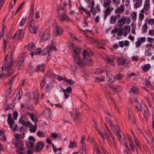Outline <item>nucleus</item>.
Masks as SVG:
<instances>
[{"label": "nucleus", "mask_w": 154, "mask_h": 154, "mask_svg": "<svg viewBox=\"0 0 154 154\" xmlns=\"http://www.w3.org/2000/svg\"><path fill=\"white\" fill-rule=\"evenodd\" d=\"M12 143L15 145L17 153L18 154H24V144L22 140H12Z\"/></svg>", "instance_id": "obj_1"}, {"label": "nucleus", "mask_w": 154, "mask_h": 154, "mask_svg": "<svg viewBox=\"0 0 154 154\" xmlns=\"http://www.w3.org/2000/svg\"><path fill=\"white\" fill-rule=\"evenodd\" d=\"M103 6L106 9L104 12V19H106L107 16L110 14L111 12L113 10V8L110 7L112 2L111 0H103Z\"/></svg>", "instance_id": "obj_2"}, {"label": "nucleus", "mask_w": 154, "mask_h": 154, "mask_svg": "<svg viewBox=\"0 0 154 154\" xmlns=\"http://www.w3.org/2000/svg\"><path fill=\"white\" fill-rule=\"evenodd\" d=\"M14 51L13 50H11L10 52H9L8 54L5 57V61H6L7 60V58L10 59L11 60L7 64V66L6 67V70L7 71H8L10 70L11 69V67L13 63H14V62L13 60H12L13 59V54L14 53Z\"/></svg>", "instance_id": "obj_3"}, {"label": "nucleus", "mask_w": 154, "mask_h": 154, "mask_svg": "<svg viewBox=\"0 0 154 154\" xmlns=\"http://www.w3.org/2000/svg\"><path fill=\"white\" fill-rule=\"evenodd\" d=\"M29 32L32 33H35L38 27V26L35 23V20H31L29 22Z\"/></svg>", "instance_id": "obj_4"}, {"label": "nucleus", "mask_w": 154, "mask_h": 154, "mask_svg": "<svg viewBox=\"0 0 154 154\" xmlns=\"http://www.w3.org/2000/svg\"><path fill=\"white\" fill-rule=\"evenodd\" d=\"M117 64L119 66H127L130 63V62L128 60L125 59L123 57L118 58L117 59Z\"/></svg>", "instance_id": "obj_5"}, {"label": "nucleus", "mask_w": 154, "mask_h": 154, "mask_svg": "<svg viewBox=\"0 0 154 154\" xmlns=\"http://www.w3.org/2000/svg\"><path fill=\"white\" fill-rule=\"evenodd\" d=\"M74 62L81 67H84L86 66L85 60H83L80 57L79 55L73 57Z\"/></svg>", "instance_id": "obj_6"}, {"label": "nucleus", "mask_w": 154, "mask_h": 154, "mask_svg": "<svg viewBox=\"0 0 154 154\" xmlns=\"http://www.w3.org/2000/svg\"><path fill=\"white\" fill-rule=\"evenodd\" d=\"M108 122L112 131H113L115 133L120 131V129L117 124H114L109 120H108Z\"/></svg>", "instance_id": "obj_7"}, {"label": "nucleus", "mask_w": 154, "mask_h": 154, "mask_svg": "<svg viewBox=\"0 0 154 154\" xmlns=\"http://www.w3.org/2000/svg\"><path fill=\"white\" fill-rule=\"evenodd\" d=\"M45 143L41 141H38L36 144L35 147V151L39 152L42 151L45 146Z\"/></svg>", "instance_id": "obj_8"}, {"label": "nucleus", "mask_w": 154, "mask_h": 154, "mask_svg": "<svg viewBox=\"0 0 154 154\" xmlns=\"http://www.w3.org/2000/svg\"><path fill=\"white\" fill-rule=\"evenodd\" d=\"M20 122L24 126L27 127H30L31 125L30 122L28 121V119L24 117H21Z\"/></svg>", "instance_id": "obj_9"}, {"label": "nucleus", "mask_w": 154, "mask_h": 154, "mask_svg": "<svg viewBox=\"0 0 154 154\" xmlns=\"http://www.w3.org/2000/svg\"><path fill=\"white\" fill-rule=\"evenodd\" d=\"M24 33L22 29L20 30L17 31L15 34L13 38V39H15L17 38V39L20 40H21L23 37Z\"/></svg>", "instance_id": "obj_10"}, {"label": "nucleus", "mask_w": 154, "mask_h": 154, "mask_svg": "<svg viewBox=\"0 0 154 154\" xmlns=\"http://www.w3.org/2000/svg\"><path fill=\"white\" fill-rule=\"evenodd\" d=\"M126 21V17H123L119 19L117 22V25L118 26L121 27L125 24Z\"/></svg>", "instance_id": "obj_11"}, {"label": "nucleus", "mask_w": 154, "mask_h": 154, "mask_svg": "<svg viewBox=\"0 0 154 154\" xmlns=\"http://www.w3.org/2000/svg\"><path fill=\"white\" fill-rule=\"evenodd\" d=\"M73 51L72 55L73 57L79 55V54L81 53V48L79 47H73L72 49Z\"/></svg>", "instance_id": "obj_12"}, {"label": "nucleus", "mask_w": 154, "mask_h": 154, "mask_svg": "<svg viewBox=\"0 0 154 154\" xmlns=\"http://www.w3.org/2000/svg\"><path fill=\"white\" fill-rule=\"evenodd\" d=\"M49 37V32L48 30H46L43 34L42 40L43 42H45L47 40Z\"/></svg>", "instance_id": "obj_13"}, {"label": "nucleus", "mask_w": 154, "mask_h": 154, "mask_svg": "<svg viewBox=\"0 0 154 154\" xmlns=\"http://www.w3.org/2000/svg\"><path fill=\"white\" fill-rule=\"evenodd\" d=\"M146 39V38L145 37H142L138 38L137 41L135 42L136 47L138 48L140 47L142 43L145 41Z\"/></svg>", "instance_id": "obj_14"}, {"label": "nucleus", "mask_w": 154, "mask_h": 154, "mask_svg": "<svg viewBox=\"0 0 154 154\" xmlns=\"http://www.w3.org/2000/svg\"><path fill=\"white\" fill-rule=\"evenodd\" d=\"M92 55L91 52H89L88 51H84L83 52V56L84 60L88 59V58H90V57Z\"/></svg>", "instance_id": "obj_15"}, {"label": "nucleus", "mask_w": 154, "mask_h": 154, "mask_svg": "<svg viewBox=\"0 0 154 154\" xmlns=\"http://www.w3.org/2000/svg\"><path fill=\"white\" fill-rule=\"evenodd\" d=\"M49 50L50 52L51 51H57V49L56 47V44L55 42L52 41L51 43L48 45Z\"/></svg>", "instance_id": "obj_16"}, {"label": "nucleus", "mask_w": 154, "mask_h": 154, "mask_svg": "<svg viewBox=\"0 0 154 154\" xmlns=\"http://www.w3.org/2000/svg\"><path fill=\"white\" fill-rule=\"evenodd\" d=\"M95 126V128L96 130L98 131V132L99 133L101 137L102 140L104 141L105 139V138L104 137V135L100 131V130L98 128V126L97 123L94 122Z\"/></svg>", "instance_id": "obj_17"}, {"label": "nucleus", "mask_w": 154, "mask_h": 154, "mask_svg": "<svg viewBox=\"0 0 154 154\" xmlns=\"http://www.w3.org/2000/svg\"><path fill=\"white\" fill-rule=\"evenodd\" d=\"M26 114L30 117V118L32 121L35 123H37L38 121L37 118L35 117L34 115L32 113L29 112H27Z\"/></svg>", "instance_id": "obj_18"}, {"label": "nucleus", "mask_w": 154, "mask_h": 154, "mask_svg": "<svg viewBox=\"0 0 154 154\" xmlns=\"http://www.w3.org/2000/svg\"><path fill=\"white\" fill-rule=\"evenodd\" d=\"M71 19L66 14H63L61 18L60 19V20L61 21H66L67 22H69L71 21Z\"/></svg>", "instance_id": "obj_19"}, {"label": "nucleus", "mask_w": 154, "mask_h": 154, "mask_svg": "<svg viewBox=\"0 0 154 154\" xmlns=\"http://www.w3.org/2000/svg\"><path fill=\"white\" fill-rule=\"evenodd\" d=\"M6 66H6V65H5V68H6ZM5 69L6 68H5V70L7 72V74L6 75L4 74H2V75H3V77H2V78H6L8 77L9 76H12L13 73L14 71V70H12L11 71L12 72H10V71L11 70V69L9 71H7Z\"/></svg>", "instance_id": "obj_20"}, {"label": "nucleus", "mask_w": 154, "mask_h": 154, "mask_svg": "<svg viewBox=\"0 0 154 154\" xmlns=\"http://www.w3.org/2000/svg\"><path fill=\"white\" fill-rule=\"evenodd\" d=\"M113 61L112 58L110 56L107 57L106 59V63H109L112 66H114L115 65V63Z\"/></svg>", "instance_id": "obj_21"}, {"label": "nucleus", "mask_w": 154, "mask_h": 154, "mask_svg": "<svg viewBox=\"0 0 154 154\" xmlns=\"http://www.w3.org/2000/svg\"><path fill=\"white\" fill-rule=\"evenodd\" d=\"M146 14V12L144 10V9H142L140 11L139 14V19L140 21L143 20L144 18V14Z\"/></svg>", "instance_id": "obj_22"}, {"label": "nucleus", "mask_w": 154, "mask_h": 154, "mask_svg": "<svg viewBox=\"0 0 154 154\" xmlns=\"http://www.w3.org/2000/svg\"><path fill=\"white\" fill-rule=\"evenodd\" d=\"M35 48V46L33 42H31L28 45L27 50L29 51H31L34 50Z\"/></svg>", "instance_id": "obj_23"}, {"label": "nucleus", "mask_w": 154, "mask_h": 154, "mask_svg": "<svg viewBox=\"0 0 154 154\" xmlns=\"http://www.w3.org/2000/svg\"><path fill=\"white\" fill-rule=\"evenodd\" d=\"M15 138L14 140H21V139L23 138L24 137V135L23 134H16L14 136Z\"/></svg>", "instance_id": "obj_24"}, {"label": "nucleus", "mask_w": 154, "mask_h": 154, "mask_svg": "<svg viewBox=\"0 0 154 154\" xmlns=\"http://www.w3.org/2000/svg\"><path fill=\"white\" fill-rule=\"evenodd\" d=\"M46 75L47 76L51 79L52 78H54L55 79H58V75L55 74L54 73L48 72L47 73Z\"/></svg>", "instance_id": "obj_25"}, {"label": "nucleus", "mask_w": 154, "mask_h": 154, "mask_svg": "<svg viewBox=\"0 0 154 154\" xmlns=\"http://www.w3.org/2000/svg\"><path fill=\"white\" fill-rule=\"evenodd\" d=\"M150 2L149 0H146L144 5V9L146 12L150 8Z\"/></svg>", "instance_id": "obj_26"}, {"label": "nucleus", "mask_w": 154, "mask_h": 154, "mask_svg": "<svg viewBox=\"0 0 154 154\" xmlns=\"http://www.w3.org/2000/svg\"><path fill=\"white\" fill-rule=\"evenodd\" d=\"M41 52V49L39 48H37L34 52H32L30 55L32 57L34 55H38Z\"/></svg>", "instance_id": "obj_27"}, {"label": "nucleus", "mask_w": 154, "mask_h": 154, "mask_svg": "<svg viewBox=\"0 0 154 154\" xmlns=\"http://www.w3.org/2000/svg\"><path fill=\"white\" fill-rule=\"evenodd\" d=\"M44 65H40L36 67L35 69L34 70L35 71H41L43 72L44 71Z\"/></svg>", "instance_id": "obj_28"}, {"label": "nucleus", "mask_w": 154, "mask_h": 154, "mask_svg": "<svg viewBox=\"0 0 154 154\" xmlns=\"http://www.w3.org/2000/svg\"><path fill=\"white\" fill-rule=\"evenodd\" d=\"M151 67V66L149 64H147L144 66H141V68L145 72L149 70Z\"/></svg>", "instance_id": "obj_29"}, {"label": "nucleus", "mask_w": 154, "mask_h": 154, "mask_svg": "<svg viewBox=\"0 0 154 154\" xmlns=\"http://www.w3.org/2000/svg\"><path fill=\"white\" fill-rule=\"evenodd\" d=\"M34 143L33 142L30 141L26 143V146L28 148H32L34 147Z\"/></svg>", "instance_id": "obj_30"}, {"label": "nucleus", "mask_w": 154, "mask_h": 154, "mask_svg": "<svg viewBox=\"0 0 154 154\" xmlns=\"http://www.w3.org/2000/svg\"><path fill=\"white\" fill-rule=\"evenodd\" d=\"M149 115L150 111L147 108H146V109L144 110V116L145 118L147 119Z\"/></svg>", "instance_id": "obj_31"}, {"label": "nucleus", "mask_w": 154, "mask_h": 154, "mask_svg": "<svg viewBox=\"0 0 154 154\" xmlns=\"http://www.w3.org/2000/svg\"><path fill=\"white\" fill-rule=\"evenodd\" d=\"M20 57H22V61H20V65L18 68V69L20 70H21L23 67L24 60V56H21L19 57V58H20Z\"/></svg>", "instance_id": "obj_32"}, {"label": "nucleus", "mask_w": 154, "mask_h": 154, "mask_svg": "<svg viewBox=\"0 0 154 154\" xmlns=\"http://www.w3.org/2000/svg\"><path fill=\"white\" fill-rule=\"evenodd\" d=\"M125 11V8L123 5H122L120 7L118 8L116 10V12L118 13H121Z\"/></svg>", "instance_id": "obj_33"}, {"label": "nucleus", "mask_w": 154, "mask_h": 154, "mask_svg": "<svg viewBox=\"0 0 154 154\" xmlns=\"http://www.w3.org/2000/svg\"><path fill=\"white\" fill-rule=\"evenodd\" d=\"M117 17L115 16H112L110 19V22L112 24L116 23Z\"/></svg>", "instance_id": "obj_34"}, {"label": "nucleus", "mask_w": 154, "mask_h": 154, "mask_svg": "<svg viewBox=\"0 0 154 154\" xmlns=\"http://www.w3.org/2000/svg\"><path fill=\"white\" fill-rule=\"evenodd\" d=\"M142 0H137L136 2L134 5V7L135 8H138L142 5Z\"/></svg>", "instance_id": "obj_35"}, {"label": "nucleus", "mask_w": 154, "mask_h": 154, "mask_svg": "<svg viewBox=\"0 0 154 154\" xmlns=\"http://www.w3.org/2000/svg\"><path fill=\"white\" fill-rule=\"evenodd\" d=\"M28 127H30L29 131L31 132H35L37 130V126L36 125H35L32 126V125L31 124L30 126Z\"/></svg>", "instance_id": "obj_36"}, {"label": "nucleus", "mask_w": 154, "mask_h": 154, "mask_svg": "<svg viewBox=\"0 0 154 154\" xmlns=\"http://www.w3.org/2000/svg\"><path fill=\"white\" fill-rule=\"evenodd\" d=\"M129 145L132 151H134V150L135 145L134 144L132 139H130Z\"/></svg>", "instance_id": "obj_37"}, {"label": "nucleus", "mask_w": 154, "mask_h": 154, "mask_svg": "<svg viewBox=\"0 0 154 154\" xmlns=\"http://www.w3.org/2000/svg\"><path fill=\"white\" fill-rule=\"evenodd\" d=\"M130 90L134 94H137L139 92L138 88L137 87L134 86H133Z\"/></svg>", "instance_id": "obj_38"}, {"label": "nucleus", "mask_w": 154, "mask_h": 154, "mask_svg": "<svg viewBox=\"0 0 154 154\" xmlns=\"http://www.w3.org/2000/svg\"><path fill=\"white\" fill-rule=\"evenodd\" d=\"M107 76L109 78V80L111 82H113L116 80V77L111 75L107 74Z\"/></svg>", "instance_id": "obj_39"}, {"label": "nucleus", "mask_w": 154, "mask_h": 154, "mask_svg": "<svg viewBox=\"0 0 154 154\" xmlns=\"http://www.w3.org/2000/svg\"><path fill=\"white\" fill-rule=\"evenodd\" d=\"M37 135L39 137H43L45 136V134L42 131H38L37 132Z\"/></svg>", "instance_id": "obj_40"}, {"label": "nucleus", "mask_w": 154, "mask_h": 154, "mask_svg": "<svg viewBox=\"0 0 154 154\" xmlns=\"http://www.w3.org/2000/svg\"><path fill=\"white\" fill-rule=\"evenodd\" d=\"M52 26L54 27V32H55L57 35H58V28L56 23H54L52 24Z\"/></svg>", "instance_id": "obj_41"}, {"label": "nucleus", "mask_w": 154, "mask_h": 154, "mask_svg": "<svg viewBox=\"0 0 154 154\" xmlns=\"http://www.w3.org/2000/svg\"><path fill=\"white\" fill-rule=\"evenodd\" d=\"M62 91L64 93H66L67 92L68 94H70L72 92V89L71 87H69L67 88L66 89H62Z\"/></svg>", "instance_id": "obj_42"}, {"label": "nucleus", "mask_w": 154, "mask_h": 154, "mask_svg": "<svg viewBox=\"0 0 154 154\" xmlns=\"http://www.w3.org/2000/svg\"><path fill=\"white\" fill-rule=\"evenodd\" d=\"M94 151L96 152V153L100 154V149L98 147V145L96 143H95L94 144Z\"/></svg>", "instance_id": "obj_43"}, {"label": "nucleus", "mask_w": 154, "mask_h": 154, "mask_svg": "<svg viewBox=\"0 0 154 154\" xmlns=\"http://www.w3.org/2000/svg\"><path fill=\"white\" fill-rule=\"evenodd\" d=\"M44 112L46 116L49 117L51 116V111L50 109H46L44 110Z\"/></svg>", "instance_id": "obj_44"}, {"label": "nucleus", "mask_w": 154, "mask_h": 154, "mask_svg": "<svg viewBox=\"0 0 154 154\" xmlns=\"http://www.w3.org/2000/svg\"><path fill=\"white\" fill-rule=\"evenodd\" d=\"M47 46L42 51V54L45 55L48 54L50 52Z\"/></svg>", "instance_id": "obj_45"}, {"label": "nucleus", "mask_w": 154, "mask_h": 154, "mask_svg": "<svg viewBox=\"0 0 154 154\" xmlns=\"http://www.w3.org/2000/svg\"><path fill=\"white\" fill-rule=\"evenodd\" d=\"M77 144L75 142H72L70 141L69 147L71 149H73L75 146H76Z\"/></svg>", "instance_id": "obj_46"}, {"label": "nucleus", "mask_w": 154, "mask_h": 154, "mask_svg": "<svg viewBox=\"0 0 154 154\" xmlns=\"http://www.w3.org/2000/svg\"><path fill=\"white\" fill-rule=\"evenodd\" d=\"M46 83V78L44 77L41 81L40 85L42 88H44L45 85Z\"/></svg>", "instance_id": "obj_47"}, {"label": "nucleus", "mask_w": 154, "mask_h": 154, "mask_svg": "<svg viewBox=\"0 0 154 154\" xmlns=\"http://www.w3.org/2000/svg\"><path fill=\"white\" fill-rule=\"evenodd\" d=\"M7 122L8 124V125L10 126L11 128H12L13 125L14 123V120L12 119L9 121H7Z\"/></svg>", "instance_id": "obj_48"}, {"label": "nucleus", "mask_w": 154, "mask_h": 154, "mask_svg": "<svg viewBox=\"0 0 154 154\" xmlns=\"http://www.w3.org/2000/svg\"><path fill=\"white\" fill-rule=\"evenodd\" d=\"M134 139L136 146L138 147V148L140 149L141 147L139 143V141L138 139L137 138L136 136H134Z\"/></svg>", "instance_id": "obj_49"}, {"label": "nucleus", "mask_w": 154, "mask_h": 154, "mask_svg": "<svg viewBox=\"0 0 154 154\" xmlns=\"http://www.w3.org/2000/svg\"><path fill=\"white\" fill-rule=\"evenodd\" d=\"M22 95V91H19L17 94L16 98L19 100L21 99Z\"/></svg>", "instance_id": "obj_50"}, {"label": "nucleus", "mask_w": 154, "mask_h": 154, "mask_svg": "<svg viewBox=\"0 0 154 154\" xmlns=\"http://www.w3.org/2000/svg\"><path fill=\"white\" fill-rule=\"evenodd\" d=\"M52 87L50 84H47L45 88V91L46 92H49L51 89Z\"/></svg>", "instance_id": "obj_51"}, {"label": "nucleus", "mask_w": 154, "mask_h": 154, "mask_svg": "<svg viewBox=\"0 0 154 154\" xmlns=\"http://www.w3.org/2000/svg\"><path fill=\"white\" fill-rule=\"evenodd\" d=\"M39 96L38 94H34L33 95L34 100V102L36 103H38L37 100Z\"/></svg>", "instance_id": "obj_52"}, {"label": "nucleus", "mask_w": 154, "mask_h": 154, "mask_svg": "<svg viewBox=\"0 0 154 154\" xmlns=\"http://www.w3.org/2000/svg\"><path fill=\"white\" fill-rule=\"evenodd\" d=\"M123 75L122 74H119L116 75V80H119L122 79L123 77Z\"/></svg>", "instance_id": "obj_53"}, {"label": "nucleus", "mask_w": 154, "mask_h": 154, "mask_svg": "<svg viewBox=\"0 0 154 154\" xmlns=\"http://www.w3.org/2000/svg\"><path fill=\"white\" fill-rule=\"evenodd\" d=\"M131 17L134 20H136L137 17L136 12H133L131 14Z\"/></svg>", "instance_id": "obj_54"}, {"label": "nucleus", "mask_w": 154, "mask_h": 154, "mask_svg": "<svg viewBox=\"0 0 154 154\" xmlns=\"http://www.w3.org/2000/svg\"><path fill=\"white\" fill-rule=\"evenodd\" d=\"M26 18H23V19H22V20L19 24V25L20 26H23L25 24L26 22Z\"/></svg>", "instance_id": "obj_55"}, {"label": "nucleus", "mask_w": 154, "mask_h": 154, "mask_svg": "<svg viewBox=\"0 0 154 154\" xmlns=\"http://www.w3.org/2000/svg\"><path fill=\"white\" fill-rule=\"evenodd\" d=\"M86 63L89 66H91L93 64V62L90 58H88V59L85 60Z\"/></svg>", "instance_id": "obj_56"}, {"label": "nucleus", "mask_w": 154, "mask_h": 154, "mask_svg": "<svg viewBox=\"0 0 154 154\" xmlns=\"http://www.w3.org/2000/svg\"><path fill=\"white\" fill-rule=\"evenodd\" d=\"M104 72V70L103 69H101L100 68H97L96 69L95 72L96 74H100Z\"/></svg>", "instance_id": "obj_57"}, {"label": "nucleus", "mask_w": 154, "mask_h": 154, "mask_svg": "<svg viewBox=\"0 0 154 154\" xmlns=\"http://www.w3.org/2000/svg\"><path fill=\"white\" fill-rule=\"evenodd\" d=\"M148 29V27L146 24H144L142 27V30L144 32H147V30Z\"/></svg>", "instance_id": "obj_58"}, {"label": "nucleus", "mask_w": 154, "mask_h": 154, "mask_svg": "<svg viewBox=\"0 0 154 154\" xmlns=\"http://www.w3.org/2000/svg\"><path fill=\"white\" fill-rule=\"evenodd\" d=\"M66 81L70 85H72L75 83L74 81L71 79H67Z\"/></svg>", "instance_id": "obj_59"}, {"label": "nucleus", "mask_w": 154, "mask_h": 154, "mask_svg": "<svg viewBox=\"0 0 154 154\" xmlns=\"http://www.w3.org/2000/svg\"><path fill=\"white\" fill-rule=\"evenodd\" d=\"M143 106L145 107L146 105L144 103L142 102L140 103L139 107V109L140 111H142L143 110Z\"/></svg>", "instance_id": "obj_60"}, {"label": "nucleus", "mask_w": 154, "mask_h": 154, "mask_svg": "<svg viewBox=\"0 0 154 154\" xmlns=\"http://www.w3.org/2000/svg\"><path fill=\"white\" fill-rule=\"evenodd\" d=\"M125 30L127 32H130L131 29L129 26H125Z\"/></svg>", "instance_id": "obj_61"}, {"label": "nucleus", "mask_w": 154, "mask_h": 154, "mask_svg": "<svg viewBox=\"0 0 154 154\" xmlns=\"http://www.w3.org/2000/svg\"><path fill=\"white\" fill-rule=\"evenodd\" d=\"M90 11L91 13L93 14V15H95L96 14V11L95 9L94 8V7L92 8H91Z\"/></svg>", "instance_id": "obj_62"}, {"label": "nucleus", "mask_w": 154, "mask_h": 154, "mask_svg": "<svg viewBox=\"0 0 154 154\" xmlns=\"http://www.w3.org/2000/svg\"><path fill=\"white\" fill-rule=\"evenodd\" d=\"M148 23L151 25H154V19H149L148 21Z\"/></svg>", "instance_id": "obj_63"}, {"label": "nucleus", "mask_w": 154, "mask_h": 154, "mask_svg": "<svg viewBox=\"0 0 154 154\" xmlns=\"http://www.w3.org/2000/svg\"><path fill=\"white\" fill-rule=\"evenodd\" d=\"M83 153V149H80L79 151L75 152L72 154H82Z\"/></svg>", "instance_id": "obj_64"}]
</instances>
